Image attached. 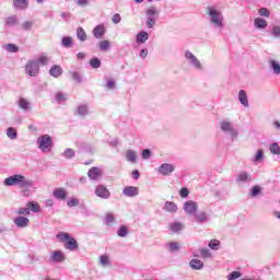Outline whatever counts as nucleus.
<instances>
[{"label":"nucleus","mask_w":280,"mask_h":280,"mask_svg":"<svg viewBox=\"0 0 280 280\" xmlns=\"http://www.w3.org/2000/svg\"><path fill=\"white\" fill-rule=\"evenodd\" d=\"M4 185L7 187H12L14 185H19L21 189H30L32 187V180L27 179V177L18 174V175H12L10 177H7L4 179Z\"/></svg>","instance_id":"1"},{"label":"nucleus","mask_w":280,"mask_h":280,"mask_svg":"<svg viewBox=\"0 0 280 280\" xmlns=\"http://www.w3.org/2000/svg\"><path fill=\"white\" fill-rule=\"evenodd\" d=\"M57 240L65 244V248H67V250H78L79 248L78 241L67 232H60L57 234Z\"/></svg>","instance_id":"2"},{"label":"nucleus","mask_w":280,"mask_h":280,"mask_svg":"<svg viewBox=\"0 0 280 280\" xmlns=\"http://www.w3.org/2000/svg\"><path fill=\"white\" fill-rule=\"evenodd\" d=\"M37 143L42 152H49L51 148H54V141L51 140V137L49 135H44L39 137Z\"/></svg>","instance_id":"3"},{"label":"nucleus","mask_w":280,"mask_h":280,"mask_svg":"<svg viewBox=\"0 0 280 280\" xmlns=\"http://www.w3.org/2000/svg\"><path fill=\"white\" fill-rule=\"evenodd\" d=\"M207 12L211 18L213 25H217V27H222V18L220 15V11H217L215 7H208Z\"/></svg>","instance_id":"4"},{"label":"nucleus","mask_w":280,"mask_h":280,"mask_svg":"<svg viewBox=\"0 0 280 280\" xmlns=\"http://www.w3.org/2000/svg\"><path fill=\"white\" fill-rule=\"evenodd\" d=\"M25 71L31 78H36L40 71V67L38 66V62L30 60L26 62Z\"/></svg>","instance_id":"5"},{"label":"nucleus","mask_w":280,"mask_h":280,"mask_svg":"<svg viewBox=\"0 0 280 280\" xmlns=\"http://www.w3.org/2000/svg\"><path fill=\"white\" fill-rule=\"evenodd\" d=\"M184 211L188 215L196 214V211H198V202H196V201H186L184 203Z\"/></svg>","instance_id":"6"},{"label":"nucleus","mask_w":280,"mask_h":280,"mask_svg":"<svg viewBox=\"0 0 280 280\" xmlns=\"http://www.w3.org/2000/svg\"><path fill=\"white\" fill-rule=\"evenodd\" d=\"M95 195L98 198L108 199V198H110V190H108V188H106V186L98 185L95 189Z\"/></svg>","instance_id":"7"},{"label":"nucleus","mask_w":280,"mask_h":280,"mask_svg":"<svg viewBox=\"0 0 280 280\" xmlns=\"http://www.w3.org/2000/svg\"><path fill=\"white\" fill-rule=\"evenodd\" d=\"M174 170H176V167L173 164L164 163L159 167L158 172L162 174V176H170Z\"/></svg>","instance_id":"8"},{"label":"nucleus","mask_w":280,"mask_h":280,"mask_svg":"<svg viewBox=\"0 0 280 280\" xmlns=\"http://www.w3.org/2000/svg\"><path fill=\"white\" fill-rule=\"evenodd\" d=\"M122 194L127 198H135V196H139V188L137 186H127L122 189Z\"/></svg>","instance_id":"9"},{"label":"nucleus","mask_w":280,"mask_h":280,"mask_svg":"<svg viewBox=\"0 0 280 280\" xmlns=\"http://www.w3.org/2000/svg\"><path fill=\"white\" fill-rule=\"evenodd\" d=\"M14 224L19 229H25V226H30V219L26 217H18L14 219Z\"/></svg>","instance_id":"10"},{"label":"nucleus","mask_w":280,"mask_h":280,"mask_svg":"<svg viewBox=\"0 0 280 280\" xmlns=\"http://www.w3.org/2000/svg\"><path fill=\"white\" fill-rule=\"evenodd\" d=\"M52 195L57 198V200H67V189L65 188H56L52 191Z\"/></svg>","instance_id":"11"},{"label":"nucleus","mask_w":280,"mask_h":280,"mask_svg":"<svg viewBox=\"0 0 280 280\" xmlns=\"http://www.w3.org/2000/svg\"><path fill=\"white\" fill-rule=\"evenodd\" d=\"M88 176L92 180H97V178H100V176H102V170H100V167H92L88 172Z\"/></svg>","instance_id":"12"},{"label":"nucleus","mask_w":280,"mask_h":280,"mask_svg":"<svg viewBox=\"0 0 280 280\" xmlns=\"http://www.w3.org/2000/svg\"><path fill=\"white\" fill-rule=\"evenodd\" d=\"M185 58H187V60H190L191 65H194L195 67H197V69H200V60H198V58H196V56H194V54H191V51L187 50L185 52Z\"/></svg>","instance_id":"13"},{"label":"nucleus","mask_w":280,"mask_h":280,"mask_svg":"<svg viewBox=\"0 0 280 280\" xmlns=\"http://www.w3.org/2000/svg\"><path fill=\"white\" fill-rule=\"evenodd\" d=\"M104 34H106V27L104 25L100 24L93 28V36L96 38H102Z\"/></svg>","instance_id":"14"},{"label":"nucleus","mask_w":280,"mask_h":280,"mask_svg":"<svg viewBox=\"0 0 280 280\" xmlns=\"http://www.w3.org/2000/svg\"><path fill=\"white\" fill-rule=\"evenodd\" d=\"M49 73L52 78H60L62 75V67L55 65L49 69Z\"/></svg>","instance_id":"15"},{"label":"nucleus","mask_w":280,"mask_h":280,"mask_svg":"<svg viewBox=\"0 0 280 280\" xmlns=\"http://www.w3.org/2000/svg\"><path fill=\"white\" fill-rule=\"evenodd\" d=\"M50 258H51V261H57V262H62V261H65V259H66V258H65V254H62L61 250H55V252H52Z\"/></svg>","instance_id":"16"},{"label":"nucleus","mask_w":280,"mask_h":280,"mask_svg":"<svg viewBox=\"0 0 280 280\" xmlns=\"http://www.w3.org/2000/svg\"><path fill=\"white\" fill-rule=\"evenodd\" d=\"M254 25L258 30H266L268 27V22L261 18H256L254 20Z\"/></svg>","instance_id":"17"},{"label":"nucleus","mask_w":280,"mask_h":280,"mask_svg":"<svg viewBox=\"0 0 280 280\" xmlns=\"http://www.w3.org/2000/svg\"><path fill=\"white\" fill-rule=\"evenodd\" d=\"M238 102H241V104L243 106H245L246 108H248V96L246 95V91L241 90L238 92Z\"/></svg>","instance_id":"18"},{"label":"nucleus","mask_w":280,"mask_h":280,"mask_svg":"<svg viewBox=\"0 0 280 280\" xmlns=\"http://www.w3.org/2000/svg\"><path fill=\"white\" fill-rule=\"evenodd\" d=\"M189 266L194 270H202V268L205 267V264L200 259H192L190 260Z\"/></svg>","instance_id":"19"},{"label":"nucleus","mask_w":280,"mask_h":280,"mask_svg":"<svg viewBox=\"0 0 280 280\" xmlns=\"http://www.w3.org/2000/svg\"><path fill=\"white\" fill-rule=\"evenodd\" d=\"M28 3H30L28 0H13V5L18 10H25V8H27Z\"/></svg>","instance_id":"20"},{"label":"nucleus","mask_w":280,"mask_h":280,"mask_svg":"<svg viewBox=\"0 0 280 280\" xmlns=\"http://www.w3.org/2000/svg\"><path fill=\"white\" fill-rule=\"evenodd\" d=\"M26 207L28 208V211H33V213H38V211H40V205L36 201H28Z\"/></svg>","instance_id":"21"},{"label":"nucleus","mask_w":280,"mask_h":280,"mask_svg":"<svg viewBox=\"0 0 280 280\" xmlns=\"http://www.w3.org/2000/svg\"><path fill=\"white\" fill-rule=\"evenodd\" d=\"M164 209L168 213H176L178 211V207L172 201H167L164 206Z\"/></svg>","instance_id":"22"},{"label":"nucleus","mask_w":280,"mask_h":280,"mask_svg":"<svg viewBox=\"0 0 280 280\" xmlns=\"http://www.w3.org/2000/svg\"><path fill=\"white\" fill-rule=\"evenodd\" d=\"M127 161L130 163H137V151L127 150L126 151Z\"/></svg>","instance_id":"23"},{"label":"nucleus","mask_w":280,"mask_h":280,"mask_svg":"<svg viewBox=\"0 0 280 280\" xmlns=\"http://www.w3.org/2000/svg\"><path fill=\"white\" fill-rule=\"evenodd\" d=\"M170 231H172L173 233H178L179 231H183V223L180 222H175V223H172L170 226H168Z\"/></svg>","instance_id":"24"},{"label":"nucleus","mask_w":280,"mask_h":280,"mask_svg":"<svg viewBox=\"0 0 280 280\" xmlns=\"http://www.w3.org/2000/svg\"><path fill=\"white\" fill-rule=\"evenodd\" d=\"M148 38H150L148 32L142 31L137 35V43H145Z\"/></svg>","instance_id":"25"},{"label":"nucleus","mask_w":280,"mask_h":280,"mask_svg":"<svg viewBox=\"0 0 280 280\" xmlns=\"http://www.w3.org/2000/svg\"><path fill=\"white\" fill-rule=\"evenodd\" d=\"M4 49L10 54H19V46H16L15 44H7L4 45Z\"/></svg>","instance_id":"26"},{"label":"nucleus","mask_w":280,"mask_h":280,"mask_svg":"<svg viewBox=\"0 0 280 280\" xmlns=\"http://www.w3.org/2000/svg\"><path fill=\"white\" fill-rule=\"evenodd\" d=\"M114 223H115V214L108 212V213L105 215V224H106L107 226H113Z\"/></svg>","instance_id":"27"},{"label":"nucleus","mask_w":280,"mask_h":280,"mask_svg":"<svg viewBox=\"0 0 280 280\" xmlns=\"http://www.w3.org/2000/svg\"><path fill=\"white\" fill-rule=\"evenodd\" d=\"M270 67L273 69V72L279 75L280 73V63L277 62L275 59L269 60Z\"/></svg>","instance_id":"28"},{"label":"nucleus","mask_w":280,"mask_h":280,"mask_svg":"<svg viewBox=\"0 0 280 280\" xmlns=\"http://www.w3.org/2000/svg\"><path fill=\"white\" fill-rule=\"evenodd\" d=\"M90 66L92 69H100V67H102V60H100V58H93L90 60Z\"/></svg>","instance_id":"29"},{"label":"nucleus","mask_w":280,"mask_h":280,"mask_svg":"<svg viewBox=\"0 0 280 280\" xmlns=\"http://www.w3.org/2000/svg\"><path fill=\"white\" fill-rule=\"evenodd\" d=\"M221 129L223 130V132H233V126L229 121H223L221 124Z\"/></svg>","instance_id":"30"},{"label":"nucleus","mask_w":280,"mask_h":280,"mask_svg":"<svg viewBox=\"0 0 280 280\" xmlns=\"http://www.w3.org/2000/svg\"><path fill=\"white\" fill-rule=\"evenodd\" d=\"M77 36H78L79 40H82V42L86 40V32H84V28L79 27L77 30Z\"/></svg>","instance_id":"31"},{"label":"nucleus","mask_w":280,"mask_h":280,"mask_svg":"<svg viewBox=\"0 0 280 280\" xmlns=\"http://www.w3.org/2000/svg\"><path fill=\"white\" fill-rule=\"evenodd\" d=\"M19 106L23 110H27L30 108V102L27 100H25V98H20Z\"/></svg>","instance_id":"32"},{"label":"nucleus","mask_w":280,"mask_h":280,"mask_svg":"<svg viewBox=\"0 0 280 280\" xmlns=\"http://www.w3.org/2000/svg\"><path fill=\"white\" fill-rule=\"evenodd\" d=\"M5 23L7 25H18L19 19L16 18V15L9 16L5 19Z\"/></svg>","instance_id":"33"},{"label":"nucleus","mask_w":280,"mask_h":280,"mask_svg":"<svg viewBox=\"0 0 280 280\" xmlns=\"http://www.w3.org/2000/svg\"><path fill=\"white\" fill-rule=\"evenodd\" d=\"M98 47H100L101 51H107V49L110 47V42L102 40V42H100Z\"/></svg>","instance_id":"34"},{"label":"nucleus","mask_w":280,"mask_h":280,"mask_svg":"<svg viewBox=\"0 0 280 280\" xmlns=\"http://www.w3.org/2000/svg\"><path fill=\"white\" fill-rule=\"evenodd\" d=\"M7 136L9 137V139H16L18 137L16 129L12 127L8 128Z\"/></svg>","instance_id":"35"},{"label":"nucleus","mask_w":280,"mask_h":280,"mask_svg":"<svg viewBox=\"0 0 280 280\" xmlns=\"http://www.w3.org/2000/svg\"><path fill=\"white\" fill-rule=\"evenodd\" d=\"M128 235V226L121 225L118 230L119 237H126Z\"/></svg>","instance_id":"36"},{"label":"nucleus","mask_w":280,"mask_h":280,"mask_svg":"<svg viewBox=\"0 0 280 280\" xmlns=\"http://www.w3.org/2000/svg\"><path fill=\"white\" fill-rule=\"evenodd\" d=\"M200 255H201L202 259H209L212 257L211 252L207 248H201Z\"/></svg>","instance_id":"37"},{"label":"nucleus","mask_w":280,"mask_h":280,"mask_svg":"<svg viewBox=\"0 0 280 280\" xmlns=\"http://www.w3.org/2000/svg\"><path fill=\"white\" fill-rule=\"evenodd\" d=\"M246 180H248V175L246 174V172H242L241 174L237 175V183H246Z\"/></svg>","instance_id":"38"},{"label":"nucleus","mask_w":280,"mask_h":280,"mask_svg":"<svg viewBox=\"0 0 280 280\" xmlns=\"http://www.w3.org/2000/svg\"><path fill=\"white\" fill-rule=\"evenodd\" d=\"M209 248H212V250H218V248H220V241L211 240L209 243Z\"/></svg>","instance_id":"39"},{"label":"nucleus","mask_w":280,"mask_h":280,"mask_svg":"<svg viewBox=\"0 0 280 280\" xmlns=\"http://www.w3.org/2000/svg\"><path fill=\"white\" fill-rule=\"evenodd\" d=\"M86 113H89V108L86 107V105H81L78 107V115H80L81 117H84Z\"/></svg>","instance_id":"40"},{"label":"nucleus","mask_w":280,"mask_h":280,"mask_svg":"<svg viewBox=\"0 0 280 280\" xmlns=\"http://www.w3.org/2000/svg\"><path fill=\"white\" fill-rule=\"evenodd\" d=\"M271 154H280V147L279 143H273L269 148Z\"/></svg>","instance_id":"41"},{"label":"nucleus","mask_w":280,"mask_h":280,"mask_svg":"<svg viewBox=\"0 0 280 280\" xmlns=\"http://www.w3.org/2000/svg\"><path fill=\"white\" fill-rule=\"evenodd\" d=\"M240 277H242V272H240V271H232V272L228 276V280L240 279Z\"/></svg>","instance_id":"42"},{"label":"nucleus","mask_w":280,"mask_h":280,"mask_svg":"<svg viewBox=\"0 0 280 280\" xmlns=\"http://www.w3.org/2000/svg\"><path fill=\"white\" fill-rule=\"evenodd\" d=\"M196 221L197 222H207V213L199 212L198 214H196Z\"/></svg>","instance_id":"43"},{"label":"nucleus","mask_w":280,"mask_h":280,"mask_svg":"<svg viewBox=\"0 0 280 280\" xmlns=\"http://www.w3.org/2000/svg\"><path fill=\"white\" fill-rule=\"evenodd\" d=\"M62 45H63V47H71V45H73V38L63 37L62 38Z\"/></svg>","instance_id":"44"},{"label":"nucleus","mask_w":280,"mask_h":280,"mask_svg":"<svg viewBox=\"0 0 280 280\" xmlns=\"http://www.w3.org/2000/svg\"><path fill=\"white\" fill-rule=\"evenodd\" d=\"M258 14L260 16H266L267 19L270 18V11L267 8H260Z\"/></svg>","instance_id":"45"},{"label":"nucleus","mask_w":280,"mask_h":280,"mask_svg":"<svg viewBox=\"0 0 280 280\" xmlns=\"http://www.w3.org/2000/svg\"><path fill=\"white\" fill-rule=\"evenodd\" d=\"M66 159H73L75 156V151L73 149H68L63 152Z\"/></svg>","instance_id":"46"},{"label":"nucleus","mask_w":280,"mask_h":280,"mask_svg":"<svg viewBox=\"0 0 280 280\" xmlns=\"http://www.w3.org/2000/svg\"><path fill=\"white\" fill-rule=\"evenodd\" d=\"M55 100L56 102L62 103V102H66L67 97L65 96V94H62V92H58L55 95Z\"/></svg>","instance_id":"47"},{"label":"nucleus","mask_w":280,"mask_h":280,"mask_svg":"<svg viewBox=\"0 0 280 280\" xmlns=\"http://www.w3.org/2000/svg\"><path fill=\"white\" fill-rule=\"evenodd\" d=\"M68 207H78L80 205V200L72 198L70 200L67 201Z\"/></svg>","instance_id":"48"},{"label":"nucleus","mask_w":280,"mask_h":280,"mask_svg":"<svg viewBox=\"0 0 280 280\" xmlns=\"http://www.w3.org/2000/svg\"><path fill=\"white\" fill-rule=\"evenodd\" d=\"M16 213L18 215H30V208H20Z\"/></svg>","instance_id":"49"},{"label":"nucleus","mask_w":280,"mask_h":280,"mask_svg":"<svg viewBox=\"0 0 280 280\" xmlns=\"http://www.w3.org/2000/svg\"><path fill=\"white\" fill-rule=\"evenodd\" d=\"M49 62V58L47 56H39L38 65L45 66Z\"/></svg>","instance_id":"50"},{"label":"nucleus","mask_w":280,"mask_h":280,"mask_svg":"<svg viewBox=\"0 0 280 280\" xmlns=\"http://www.w3.org/2000/svg\"><path fill=\"white\" fill-rule=\"evenodd\" d=\"M108 261H109L108 256L103 255L100 257V262L102 264V266H108Z\"/></svg>","instance_id":"51"},{"label":"nucleus","mask_w":280,"mask_h":280,"mask_svg":"<svg viewBox=\"0 0 280 280\" xmlns=\"http://www.w3.org/2000/svg\"><path fill=\"white\" fill-rule=\"evenodd\" d=\"M72 80H75V82H82V78L80 77V73L78 72H71Z\"/></svg>","instance_id":"52"},{"label":"nucleus","mask_w":280,"mask_h":280,"mask_svg":"<svg viewBox=\"0 0 280 280\" xmlns=\"http://www.w3.org/2000/svg\"><path fill=\"white\" fill-rule=\"evenodd\" d=\"M179 196L182 198H187V196H189V189L187 188H182L180 191H179Z\"/></svg>","instance_id":"53"},{"label":"nucleus","mask_w":280,"mask_h":280,"mask_svg":"<svg viewBox=\"0 0 280 280\" xmlns=\"http://www.w3.org/2000/svg\"><path fill=\"white\" fill-rule=\"evenodd\" d=\"M168 246H170V250H172V252L178 250V248H179L178 243H175V242L168 243Z\"/></svg>","instance_id":"54"},{"label":"nucleus","mask_w":280,"mask_h":280,"mask_svg":"<svg viewBox=\"0 0 280 280\" xmlns=\"http://www.w3.org/2000/svg\"><path fill=\"white\" fill-rule=\"evenodd\" d=\"M113 23H121V15H119V13L114 14V16L112 18Z\"/></svg>","instance_id":"55"},{"label":"nucleus","mask_w":280,"mask_h":280,"mask_svg":"<svg viewBox=\"0 0 280 280\" xmlns=\"http://www.w3.org/2000/svg\"><path fill=\"white\" fill-rule=\"evenodd\" d=\"M147 14L149 16H154L155 14H159V11L154 8H150L148 11H147Z\"/></svg>","instance_id":"56"},{"label":"nucleus","mask_w":280,"mask_h":280,"mask_svg":"<svg viewBox=\"0 0 280 280\" xmlns=\"http://www.w3.org/2000/svg\"><path fill=\"white\" fill-rule=\"evenodd\" d=\"M260 191H261V188H259V186H254L252 189V196H258Z\"/></svg>","instance_id":"57"},{"label":"nucleus","mask_w":280,"mask_h":280,"mask_svg":"<svg viewBox=\"0 0 280 280\" xmlns=\"http://www.w3.org/2000/svg\"><path fill=\"white\" fill-rule=\"evenodd\" d=\"M150 154H152V152H150V149H144L142 151V159H150Z\"/></svg>","instance_id":"58"},{"label":"nucleus","mask_w":280,"mask_h":280,"mask_svg":"<svg viewBox=\"0 0 280 280\" xmlns=\"http://www.w3.org/2000/svg\"><path fill=\"white\" fill-rule=\"evenodd\" d=\"M106 89L113 90L115 89V81L114 80H107Z\"/></svg>","instance_id":"59"},{"label":"nucleus","mask_w":280,"mask_h":280,"mask_svg":"<svg viewBox=\"0 0 280 280\" xmlns=\"http://www.w3.org/2000/svg\"><path fill=\"white\" fill-rule=\"evenodd\" d=\"M261 159H264V151L258 150L256 153L255 161H261Z\"/></svg>","instance_id":"60"},{"label":"nucleus","mask_w":280,"mask_h":280,"mask_svg":"<svg viewBox=\"0 0 280 280\" xmlns=\"http://www.w3.org/2000/svg\"><path fill=\"white\" fill-rule=\"evenodd\" d=\"M156 24V21H154V19H152V18H148V20H147V25H148V27H152L153 25H155Z\"/></svg>","instance_id":"61"},{"label":"nucleus","mask_w":280,"mask_h":280,"mask_svg":"<svg viewBox=\"0 0 280 280\" xmlns=\"http://www.w3.org/2000/svg\"><path fill=\"white\" fill-rule=\"evenodd\" d=\"M272 34H273V36L279 38V36H280V27L279 26H275L273 30H272Z\"/></svg>","instance_id":"62"},{"label":"nucleus","mask_w":280,"mask_h":280,"mask_svg":"<svg viewBox=\"0 0 280 280\" xmlns=\"http://www.w3.org/2000/svg\"><path fill=\"white\" fill-rule=\"evenodd\" d=\"M23 30H32V22H25L22 24Z\"/></svg>","instance_id":"63"},{"label":"nucleus","mask_w":280,"mask_h":280,"mask_svg":"<svg viewBox=\"0 0 280 280\" xmlns=\"http://www.w3.org/2000/svg\"><path fill=\"white\" fill-rule=\"evenodd\" d=\"M131 176H133L135 180H138L139 176H141V174L139 173V171H132Z\"/></svg>","instance_id":"64"}]
</instances>
